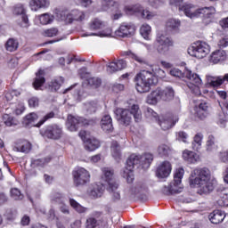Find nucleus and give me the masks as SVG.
<instances>
[{
    "label": "nucleus",
    "instance_id": "1",
    "mask_svg": "<svg viewBox=\"0 0 228 228\" xmlns=\"http://www.w3.org/2000/svg\"><path fill=\"white\" fill-rule=\"evenodd\" d=\"M167 74L165 70L158 68L154 70H142L134 77L135 88L139 94H147L151 92V86H156L159 80L165 78Z\"/></svg>",
    "mask_w": 228,
    "mask_h": 228
},
{
    "label": "nucleus",
    "instance_id": "2",
    "mask_svg": "<svg viewBox=\"0 0 228 228\" xmlns=\"http://www.w3.org/2000/svg\"><path fill=\"white\" fill-rule=\"evenodd\" d=\"M190 186L198 187L200 195H208L215 190L213 182H211V172L208 167L196 168L191 172L189 177Z\"/></svg>",
    "mask_w": 228,
    "mask_h": 228
},
{
    "label": "nucleus",
    "instance_id": "3",
    "mask_svg": "<svg viewBox=\"0 0 228 228\" xmlns=\"http://www.w3.org/2000/svg\"><path fill=\"white\" fill-rule=\"evenodd\" d=\"M183 0H173V4L178 6L179 12H183L186 17L189 19H199V17H203V24H211L213 22V12L215 8L213 7H203L197 8L192 4H183Z\"/></svg>",
    "mask_w": 228,
    "mask_h": 228
},
{
    "label": "nucleus",
    "instance_id": "4",
    "mask_svg": "<svg viewBox=\"0 0 228 228\" xmlns=\"http://www.w3.org/2000/svg\"><path fill=\"white\" fill-rule=\"evenodd\" d=\"M117 120L119 121V124H122V126H129L131 122H133V116L135 122H141L142 121V110H140V106L134 104L131 107V110L127 109H117L114 111Z\"/></svg>",
    "mask_w": 228,
    "mask_h": 228
},
{
    "label": "nucleus",
    "instance_id": "5",
    "mask_svg": "<svg viewBox=\"0 0 228 228\" xmlns=\"http://www.w3.org/2000/svg\"><path fill=\"white\" fill-rule=\"evenodd\" d=\"M166 28L167 30L159 32L156 37V42L159 44L157 51L160 54H167L170 51V44H172V21H167Z\"/></svg>",
    "mask_w": 228,
    "mask_h": 228
},
{
    "label": "nucleus",
    "instance_id": "6",
    "mask_svg": "<svg viewBox=\"0 0 228 228\" xmlns=\"http://www.w3.org/2000/svg\"><path fill=\"white\" fill-rule=\"evenodd\" d=\"M136 165H140V155L131 154L126 159L125 168L122 170V176L126 179L127 183H133L134 181L133 170Z\"/></svg>",
    "mask_w": 228,
    "mask_h": 228
},
{
    "label": "nucleus",
    "instance_id": "7",
    "mask_svg": "<svg viewBox=\"0 0 228 228\" xmlns=\"http://www.w3.org/2000/svg\"><path fill=\"white\" fill-rule=\"evenodd\" d=\"M211 48L208 43L203 41H197L193 43L187 50L188 54L194 58H206L207 54H209Z\"/></svg>",
    "mask_w": 228,
    "mask_h": 228
},
{
    "label": "nucleus",
    "instance_id": "8",
    "mask_svg": "<svg viewBox=\"0 0 228 228\" xmlns=\"http://www.w3.org/2000/svg\"><path fill=\"white\" fill-rule=\"evenodd\" d=\"M124 10L126 15H137L138 17H142V19H146L147 20H151V19L156 17V13L144 9L140 4L126 6Z\"/></svg>",
    "mask_w": 228,
    "mask_h": 228
},
{
    "label": "nucleus",
    "instance_id": "9",
    "mask_svg": "<svg viewBox=\"0 0 228 228\" xmlns=\"http://www.w3.org/2000/svg\"><path fill=\"white\" fill-rule=\"evenodd\" d=\"M50 118H54V112L52 111L46 114L38 123H37L38 120V114L31 112L24 118L23 124L30 127H40L41 126H44V124H45V122H47V120Z\"/></svg>",
    "mask_w": 228,
    "mask_h": 228
},
{
    "label": "nucleus",
    "instance_id": "10",
    "mask_svg": "<svg viewBox=\"0 0 228 228\" xmlns=\"http://www.w3.org/2000/svg\"><path fill=\"white\" fill-rule=\"evenodd\" d=\"M58 19L61 20H65L71 24V22L85 20V12L79 11L77 9L72 10L70 12H67V11H60L57 13Z\"/></svg>",
    "mask_w": 228,
    "mask_h": 228
},
{
    "label": "nucleus",
    "instance_id": "11",
    "mask_svg": "<svg viewBox=\"0 0 228 228\" xmlns=\"http://www.w3.org/2000/svg\"><path fill=\"white\" fill-rule=\"evenodd\" d=\"M185 76L187 79H190L191 83L187 85L188 88L195 95H200V87L199 85L202 84V79L200 77L197 75V73H192L191 70H185Z\"/></svg>",
    "mask_w": 228,
    "mask_h": 228
},
{
    "label": "nucleus",
    "instance_id": "12",
    "mask_svg": "<svg viewBox=\"0 0 228 228\" xmlns=\"http://www.w3.org/2000/svg\"><path fill=\"white\" fill-rule=\"evenodd\" d=\"M41 134L50 140H60L63 136V128L58 125H51L42 130Z\"/></svg>",
    "mask_w": 228,
    "mask_h": 228
},
{
    "label": "nucleus",
    "instance_id": "13",
    "mask_svg": "<svg viewBox=\"0 0 228 228\" xmlns=\"http://www.w3.org/2000/svg\"><path fill=\"white\" fill-rule=\"evenodd\" d=\"M79 126H88V119L69 115L66 122V127L69 131H77Z\"/></svg>",
    "mask_w": 228,
    "mask_h": 228
},
{
    "label": "nucleus",
    "instance_id": "14",
    "mask_svg": "<svg viewBox=\"0 0 228 228\" xmlns=\"http://www.w3.org/2000/svg\"><path fill=\"white\" fill-rule=\"evenodd\" d=\"M73 179L75 185L83 186L90 181V173L86 169L79 167L73 172Z\"/></svg>",
    "mask_w": 228,
    "mask_h": 228
},
{
    "label": "nucleus",
    "instance_id": "15",
    "mask_svg": "<svg viewBox=\"0 0 228 228\" xmlns=\"http://www.w3.org/2000/svg\"><path fill=\"white\" fill-rule=\"evenodd\" d=\"M13 14L20 15L21 20L18 23L20 28H25L26 29L29 28V18H28V14H26L24 5L16 4L13 8Z\"/></svg>",
    "mask_w": 228,
    "mask_h": 228
},
{
    "label": "nucleus",
    "instance_id": "16",
    "mask_svg": "<svg viewBox=\"0 0 228 228\" xmlns=\"http://www.w3.org/2000/svg\"><path fill=\"white\" fill-rule=\"evenodd\" d=\"M184 176V169L179 167L175 170L174 175V185L172 188V193H181L183 191V177Z\"/></svg>",
    "mask_w": 228,
    "mask_h": 228
},
{
    "label": "nucleus",
    "instance_id": "17",
    "mask_svg": "<svg viewBox=\"0 0 228 228\" xmlns=\"http://www.w3.org/2000/svg\"><path fill=\"white\" fill-rule=\"evenodd\" d=\"M134 31H136V28L134 25L123 23L120 25L118 30L115 31L116 37H131L134 35Z\"/></svg>",
    "mask_w": 228,
    "mask_h": 228
},
{
    "label": "nucleus",
    "instance_id": "18",
    "mask_svg": "<svg viewBox=\"0 0 228 228\" xmlns=\"http://www.w3.org/2000/svg\"><path fill=\"white\" fill-rule=\"evenodd\" d=\"M172 172V164L168 161H164L156 171V175L159 179H167Z\"/></svg>",
    "mask_w": 228,
    "mask_h": 228
},
{
    "label": "nucleus",
    "instance_id": "19",
    "mask_svg": "<svg viewBox=\"0 0 228 228\" xmlns=\"http://www.w3.org/2000/svg\"><path fill=\"white\" fill-rule=\"evenodd\" d=\"M162 131H168L172 128V112L163 114L161 118L157 119Z\"/></svg>",
    "mask_w": 228,
    "mask_h": 228
},
{
    "label": "nucleus",
    "instance_id": "20",
    "mask_svg": "<svg viewBox=\"0 0 228 228\" xmlns=\"http://www.w3.org/2000/svg\"><path fill=\"white\" fill-rule=\"evenodd\" d=\"M107 191H109L110 199L113 200V202H118V200H120V191H118V183L110 182V186H107Z\"/></svg>",
    "mask_w": 228,
    "mask_h": 228
},
{
    "label": "nucleus",
    "instance_id": "21",
    "mask_svg": "<svg viewBox=\"0 0 228 228\" xmlns=\"http://www.w3.org/2000/svg\"><path fill=\"white\" fill-rule=\"evenodd\" d=\"M101 127L105 133L113 131V119L109 114H105L101 120Z\"/></svg>",
    "mask_w": 228,
    "mask_h": 228
},
{
    "label": "nucleus",
    "instance_id": "22",
    "mask_svg": "<svg viewBox=\"0 0 228 228\" xmlns=\"http://www.w3.org/2000/svg\"><path fill=\"white\" fill-rule=\"evenodd\" d=\"M103 193H104V185L102 184L94 183L90 187L88 191V194L90 195V197H92V199H99L102 197Z\"/></svg>",
    "mask_w": 228,
    "mask_h": 228
},
{
    "label": "nucleus",
    "instance_id": "23",
    "mask_svg": "<svg viewBox=\"0 0 228 228\" xmlns=\"http://www.w3.org/2000/svg\"><path fill=\"white\" fill-rule=\"evenodd\" d=\"M208 218L211 224H222L225 219V212L222 210H214L211 214H209Z\"/></svg>",
    "mask_w": 228,
    "mask_h": 228
},
{
    "label": "nucleus",
    "instance_id": "24",
    "mask_svg": "<svg viewBox=\"0 0 228 228\" xmlns=\"http://www.w3.org/2000/svg\"><path fill=\"white\" fill-rule=\"evenodd\" d=\"M225 81L228 82V73L224 74V77H208V83L210 86H221Z\"/></svg>",
    "mask_w": 228,
    "mask_h": 228
},
{
    "label": "nucleus",
    "instance_id": "25",
    "mask_svg": "<svg viewBox=\"0 0 228 228\" xmlns=\"http://www.w3.org/2000/svg\"><path fill=\"white\" fill-rule=\"evenodd\" d=\"M183 159L190 164L199 163L200 158L199 155L191 151L185 150L183 152Z\"/></svg>",
    "mask_w": 228,
    "mask_h": 228
},
{
    "label": "nucleus",
    "instance_id": "26",
    "mask_svg": "<svg viewBox=\"0 0 228 228\" xmlns=\"http://www.w3.org/2000/svg\"><path fill=\"white\" fill-rule=\"evenodd\" d=\"M50 3L49 0H30L29 6L34 12H38L42 8H47Z\"/></svg>",
    "mask_w": 228,
    "mask_h": 228
},
{
    "label": "nucleus",
    "instance_id": "27",
    "mask_svg": "<svg viewBox=\"0 0 228 228\" xmlns=\"http://www.w3.org/2000/svg\"><path fill=\"white\" fill-rule=\"evenodd\" d=\"M110 152L112 158L118 163L122 159V153L120 152V144L117 141H113L110 146Z\"/></svg>",
    "mask_w": 228,
    "mask_h": 228
},
{
    "label": "nucleus",
    "instance_id": "28",
    "mask_svg": "<svg viewBox=\"0 0 228 228\" xmlns=\"http://www.w3.org/2000/svg\"><path fill=\"white\" fill-rule=\"evenodd\" d=\"M225 58H226L225 51L217 50L211 54L210 61H212V63L216 64V63H220V61H224Z\"/></svg>",
    "mask_w": 228,
    "mask_h": 228
},
{
    "label": "nucleus",
    "instance_id": "29",
    "mask_svg": "<svg viewBox=\"0 0 228 228\" xmlns=\"http://www.w3.org/2000/svg\"><path fill=\"white\" fill-rule=\"evenodd\" d=\"M157 91H159L160 101H168L170 100V97H172V86H167L163 89L161 87H158Z\"/></svg>",
    "mask_w": 228,
    "mask_h": 228
},
{
    "label": "nucleus",
    "instance_id": "30",
    "mask_svg": "<svg viewBox=\"0 0 228 228\" xmlns=\"http://www.w3.org/2000/svg\"><path fill=\"white\" fill-rule=\"evenodd\" d=\"M101 147V142L96 138H90L86 142L85 149L90 152L99 149Z\"/></svg>",
    "mask_w": 228,
    "mask_h": 228
},
{
    "label": "nucleus",
    "instance_id": "31",
    "mask_svg": "<svg viewBox=\"0 0 228 228\" xmlns=\"http://www.w3.org/2000/svg\"><path fill=\"white\" fill-rule=\"evenodd\" d=\"M63 83H65V79L63 78V77H59L53 80H52L48 86L51 90V92H58V90H60L61 86L63 85Z\"/></svg>",
    "mask_w": 228,
    "mask_h": 228
},
{
    "label": "nucleus",
    "instance_id": "32",
    "mask_svg": "<svg viewBox=\"0 0 228 228\" xmlns=\"http://www.w3.org/2000/svg\"><path fill=\"white\" fill-rule=\"evenodd\" d=\"M160 101L161 98L159 96V91H158V89H155L147 96L146 102L148 104L156 105V103L159 102Z\"/></svg>",
    "mask_w": 228,
    "mask_h": 228
},
{
    "label": "nucleus",
    "instance_id": "33",
    "mask_svg": "<svg viewBox=\"0 0 228 228\" xmlns=\"http://www.w3.org/2000/svg\"><path fill=\"white\" fill-rule=\"evenodd\" d=\"M153 159L154 156L151 153H145L142 156L140 155V165H142L144 168H149Z\"/></svg>",
    "mask_w": 228,
    "mask_h": 228
},
{
    "label": "nucleus",
    "instance_id": "34",
    "mask_svg": "<svg viewBox=\"0 0 228 228\" xmlns=\"http://www.w3.org/2000/svg\"><path fill=\"white\" fill-rule=\"evenodd\" d=\"M45 83V78L44 77V70L39 69V71L36 74V78L33 83V86L36 89H38Z\"/></svg>",
    "mask_w": 228,
    "mask_h": 228
},
{
    "label": "nucleus",
    "instance_id": "35",
    "mask_svg": "<svg viewBox=\"0 0 228 228\" xmlns=\"http://www.w3.org/2000/svg\"><path fill=\"white\" fill-rule=\"evenodd\" d=\"M15 152H29L31 151V142L28 141L22 142L13 148Z\"/></svg>",
    "mask_w": 228,
    "mask_h": 228
},
{
    "label": "nucleus",
    "instance_id": "36",
    "mask_svg": "<svg viewBox=\"0 0 228 228\" xmlns=\"http://www.w3.org/2000/svg\"><path fill=\"white\" fill-rule=\"evenodd\" d=\"M5 49L9 53H13L19 49V41L15 38H9L5 43Z\"/></svg>",
    "mask_w": 228,
    "mask_h": 228
},
{
    "label": "nucleus",
    "instance_id": "37",
    "mask_svg": "<svg viewBox=\"0 0 228 228\" xmlns=\"http://www.w3.org/2000/svg\"><path fill=\"white\" fill-rule=\"evenodd\" d=\"M204 135L201 133H198L194 135L191 148L193 151H199L202 147V140Z\"/></svg>",
    "mask_w": 228,
    "mask_h": 228
},
{
    "label": "nucleus",
    "instance_id": "38",
    "mask_svg": "<svg viewBox=\"0 0 228 228\" xmlns=\"http://www.w3.org/2000/svg\"><path fill=\"white\" fill-rule=\"evenodd\" d=\"M69 204L73 209L77 211V213L83 214L86 213L88 211V208L83 207L81 204H79L76 200L69 199Z\"/></svg>",
    "mask_w": 228,
    "mask_h": 228
},
{
    "label": "nucleus",
    "instance_id": "39",
    "mask_svg": "<svg viewBox=\"0 0 228 228\" xmlns=\"http://www.w3.org/2000/svg\"><path fill=\"white\" fill-rule=\"evenodd\" d=\"M54 20V16L51 13H44L39 16V21L43 26H45L47 24H52Z\"/></svg>",
    "mask_w": 228,
    "mask_h": 228
},
{
    "label": "nucleus",
    "instance_id": "40",
    "mask_svg": "<svg viewBox=\"0 0 228 228\" xmlns=\"http://www.w3.org/2000/svg\"><path fill=\"white\" fill-rule=\"evenodd\" d=\"M103 174L105 177V181L108 183V186H110V183H118L117 180H115V177L113 176V171L110 170L108 168L103 169Z\"/></svg>",
    "mask_w": 228,
    "mask_h": 228
},
{
    "label": "nucleus",
    "instance_id": "41",
    "mask_svg": "<svg viewBox=\"0 0 228 228\" xmlns=\"http://www.w3.org/2000/svg\"><path fill=\"white\" fill-rule=\"evenodd\" d=\"M4 121L7 127H12L13 126H17V124H19V121L15 118L8 114L4 115Z\"/></svg>",
    "mask_w": 228,
    "mask_h": 228
},
{
    "label": "nucleus",
    "instance_id": "42",
    "mask_svg": "<svg viewBox=\"0 0 228 228\" xmlns=\"http://www.w3.org/2000/svg\"><path fill=\"white\" fill-rule=\"evenodd\" d=\"M51 161V157H47L45 159H35L34 161H32L31 166L32 167H45V165H47V163H49Z\"/></svg>",
    "mask_w": 228,
    "mask_h": 228
},
{
    "label": "nucleus",
    "instance_id": "43",
    "mask_svg": "<svg viewBox=\"0 0 228 228\" xmlns=\"http://www.w3.org/2000/svg\"><path fill=\"white\" fill-rule=\"evenodd\" d=\"M151 28L149 24H143L140 28V33L145 40H149V36L151 35Z\"/></svg>",
    "mask_w": 228,
    "mask_h": 228
},
{
    "label": "nucleus",
    "instance_id": "44",
    "mask_svg": "<svg viewBox=\"0 0 228 228\" xmlns=\"http://www.w3.org/2000/svg\"><path fill=\"white\" fill-rule=\"evenodd\" d=\"M11 197L14 200H22L24 199V195L17 188L11 189Z\"/></svg>",
    "mask_w": 228,
    "mask_h": 228
},
{
    "label": "nucleus",
    "instance_id": "45",
    "mask_svg": "<svg viewBox=\"0 0 228 228\" xmlns=\"http://www.w3.org/2000/svg\"><path fill=\"white\" fill-rule=\"evenodd\" d=\"M104 22L99 19H94L90 23V29H102L104 28Z\"/></svg>",
    "mask_w": 228,
    "mask_h": 228
},
{
    "label": "nucleus",
    "instance_id": "46",
    "mask_svg": "<svg viewBox=\"0 0 228 228\" xmlns=\"http://www.w3.org/2000/svg\"><path fill=\"white\" fill-rule=\"evenodd\" d=\"M99 105L96 102H90L86 103V110H87L88 113H95Z\"/></svg>",
    "mask_w": 228,
    "mask_h": 228
},
{
    "label": "nucleus",
    "instance_id": "47",
    "mask_svg": "<svg viewBox=\"0 0 228 228\" xmlns=\"http://www.w3.org/2000/svg\"><path fill=\"white\" fill-rule=\"evenodd\" d=\"M87 83L90 86H93L94 88H99L102 81L99 77H90L87 79Z\"/></svg>",
    "mask_w": 228,
    "mask_h": 228
},
{
    "label": "nucleus",
    "instance_id": "48",
    "mask_svg": "<svg viewBox=\"0 0 228 228\" xmlns=\"http://www.w3.org/2000/svg\"><path fill=\"white\" fill-rule=\"evenodd\" d=\"M186 70L183 73L181 69L174 68L172 69V76L173 77H177V79H184V77H186Z\"/></svg>",
    "mask_w": 228,
    "mask_h": 228
},
{
    "label": "nucleus",
    "instance_id": "49",
    "mask_svg": "<svg viewBox=\"0 0 228 228\" xmlns=\"http://www.w3.org/2000/svg\"><path fill=\"white\" fill-rule=\"evenodd\" d=\"M177 33H181V20H173L172 23V34L177 35Z\"/></svg>",
    "mask_w": 228,
    "mask_h": 228
},
{
    "label": "nucleus",
    "instance_id": "50",
    "mask_svg": "<svg viewBox=\"0 0 228 228\" xmlns=\"http://www.w3.org/2000/svg\"><path fill=\"white\" fill-rule=\"evenodd\" d=\"M99 225V221L95 217H88L86 222V228H95Z\"/></svg>",
    "mask_w": 228,
    "mask_h": 228
},
{
    "label": "nucleus",
    "instance_id": "51",
    "mask_svg": "<svg viewBox=\"0 0 228 228\" xmlns=\"http://www.w3.org/2000/svg\"><path fill=\"white\" fill-rule=\"evenodd\" d=\"M215 149V136L212 134L208 135V141H207V151L208 152H211Z\"/></svg>",
    "mask_w": 228,
    "mask_h": 228
},
{
    "label": "nucleus",
    "instance_id": "52",
    "mask_svg": "<svg viewBox=\"0 0 228 228\" xmlns=\"http://www.w3.org/2000/svg\"><path fill=\"white\" fill-rule=\"evenodd\" d=\"M158 152L159 156H168V152H170V148L166 144H161L159 146Z\"/></svg>",
    "mask_w": 228,
    "mask_h": 228
},
{
    "label": "nucleus",
    "instance_id": "53",
    "mask_svg": "<svg viewBox=\"0 0 228 228\" xmlns=\"http://www.w3.org/2000/svg\"><path fill=\"white\" fill-rule=\"evenodd\" d=\"M59 30L56 28H51L45 30L44 35L45 37H53L58 36Z\"/></svg>",
    "mask_w": 228,
    "mask_h": 228
},
{
    "label": "nucleus",
    "instance_id": "54",
    "mask_svg": "<svg viewBox=\"0 0 228 228\" xmlns=\"http://www.w3.org/2000/svg\"><path fill=\"white\" fill-rule=\"evenodd\" d=\"M87 37H111V28H107L99 34L91 33Z\"/></svg>",
    "mask_w": 228,
    "mask_h": 228
},
{
    "label": "nucleus",
    "instance_id": "55",
    "mask_svg": "<svg viewBox=\"0 0 228 228\" xmlns=\"http://www.w3.org/2000/svg\"><path fill=\"white\" fill-rule=\"evenodd\" d=\"M149 4L152 8H161L163 4H165V2L163 0H149Z\"/></svg>",
    "mask_w": 228,
    "mask_h": 228
},
{
    "label": "nucleus",
    "instance_id": "56",
    "mask_svg": "<svg viewBox=\"0 0 228 228\" xmlns=\"http://www.w3.org/2000/svg\"><path fill=\"white\" fill-rule=\"evenodd\" d=\"M176 140H179V142H183V143H186V140H188V134L183 131H180L176 133Z\"/></svg>",
    "mask_w": 228,
    "mask_h": 228
},
{
    "label": "nucleus",
    "instance_id": "57",
    "mask_svg": "<svg viewBox=\"0 0 228 228\" xmlns=\"http://www.w3.org/2000/svg\"><path fill=\"white\" fill-rule=\"evenodd\" d=\"M125 54L126 56H130V58H132L133 60H135V61H138V63H143V58L136 55L135 53H133V52L131 51L125 52Z\"/></svg>",
    "mask_w": 228,
    "mask_h": 228
},
{
    "label": "nucleus",
    "instance_id": "58",
    "mask_svg": "<svg viewBox=\"0 0 228 228\" xmlns=\"http://www.w3.org/2000/svg\"><path fill=\"white\" fill-rule=\"evenodd\" d=\"M145 115H146V117H148V118H154L155 120H158V118H159L158 117V113L151 108H148L146 110Z\"/></svg>",
    "mask_w": 228,
    "mask_h": 228
},
{
    "label": "nucleus",
    "instance_id": "59",
    "mask_svg": "<svg viewBox=\"0 0 228 228\" xmlns=\"http://www.w3.org/2000/svg\"><path fill=\"white\" fill-rule=\"evenodd\" d=\"M107 71L110 74H114V72H118L119 69L117 68V62H110L107 65Z\"/></svg>",
    "mask_w": 228,
    "mask_h": 228
},
{
    "label": "nucleus",
    "instance_id": "60",
    "mask_svg": "<svg viewBox=\"0 0 228 228\" xmlns=\"http://www.w3.org/2000/svg\"><path fill=\"white\" fill-rule=\"evenodd\" d=\"M195 110V117H197V118H200V120H204V118H206V117H208V112H206L204 110Z\"/></svg>",
    "mask_w": 228,
    "mask_h": 228
},
{
    "label": "nucleus",
    "instance_id": "61",
    "mask_svg": "<svg viewBox=\"0 0 228 228\" xmlns=\"http://www.w3.org/2000/svg\"><path fill=\"white\" fill-rule=\"evenodd\" d=\"M115 62L117 65V69L118 70H124V69H126V67H127V62H126V61H124V60H118Z\"/></svg>",
    "mask_w": 228,
    "mask_h": 228
},
{
    "label": "nucleus",
    "instance_id": "62",
    "mask_svg": "<svg viewBox=\"0 0 228 228\" xmlns=\"http://www.w3.org/2000/svg\"><path fill=\"white\" fill-rule=\"evenodd\" d=\"M219 159H221L223 163H228V151H220Z\"/></svg>",
    "mask_w": 228,
    "mask_h": 228
},
{
    "label": "nucleus",
    "instance_id": "63",
    "mask_svg": "<svg viewBox=\"0 0 228 228\" xmlns=\"http://www.w3.org/2000/svg\"><path fill=\"white\" fill-rule=\"evenodd\" d=\"M28 106L30 108H37L38 106V98L32 97L28 100Z\"/></svg>",
    "mask_w": 228,
    "mask_h": 228
},
{
    "label": "nucleus",
    "instance_id": "64",
    "mask_svg": "<svg viewBox=\"0 0 228 228\" xmlns=\"http://www.w3.org/2000/svg\"><path fill=\"white\" fill-rule=\"evenodd\" d=\"M219 47H227L228 46V36L222 37L218 42Z\"/></svg>",
    "mask_w": 228,
    "mask_h": 228
}]
</instances>
